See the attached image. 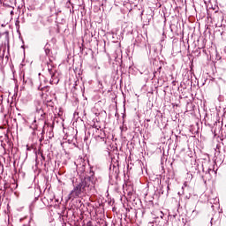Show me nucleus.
Listing matches in <instances>:
<instances>
[{"mask_svg": "<svg viewBox=\"0 0 226 226\" xmlns=\"http://www.w3.org/2000/svg\"><path fill=\"white\" fill-rule=\"evenodd\" d=\"M87 186H89V185L87 184V180H81V182L76 185L73 190L71 192L70 199H77V197H79V195L86 192V188H87Z\"/></svg>", "mask_w": 226, "mask_h": 226, "instance_id": "obj_1", "label": "nucleus"}, {"mask_svg": "<svg viewBox=\"0 0 226 226\" xmlns=\"http://www.w3.org/2000/svg\"><path fill=\"white\" fill-rule=\"evenodd\" d=\"M97 140H101L103 144H107V139L105 138L98 136Z\"/></svg>", "mask_w": 226, "mask_h": 226, "instance_id": "obj_2", "label": "nucleus"}, {"mask_svg": "<svg viewBox=\"0 0 226 226\" xmlns=\"http://www.w3.org/2000/svg\"><path fill=\"white\" fill-rule=\"evenodd\" d=\"M45 54H46V56H50V49L46 48L45 49Z\"/></svg>", "mask_w": 226, "mask_h": 226, "instance_id": "obj_3", "label": "nucleus"}, {"mask_svg": "<svg viewBox=\"0 0 226 226\" xmlns=\"http://www.w3.org/2000/svg\"><path fill=\"white\" fill-rule=\"evenodd\" d=\"M49 75H51V77H54V71H52V69H49Z\"/></svg>", "mask_w": 226, "mask_h": 226, "instance_id": "obj_4", "label": "nucleus"}]
</instances>
